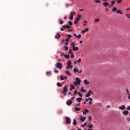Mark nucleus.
Listing matches in <instances>:
<instances>
[{
  "label": "nucleus",
  "mask_w": 130,
  "mask_h": 130,
  "mask_svg": "<svg viewBox=\"0 0 130 130\" xmlns=\"http://www.w3.org/2000/svg\"><path fill=\"white\" fill-rule=\"evenodd\" d=\"M74 23H75V24H78V21L75 20V21H74Z\"/></svg>",
  "instance_id": "nucleus-63"
},
{
  "label": "nucleus",
  "mask_w": 130,
  "mask_h": 130,
  "mask_svg": "<svg viewBox=\"0 0 130 130\" xmlns=\"http://www.w3.org/2000/svg\"><path fill=\"white\" fill-rule=\"evenodd\" d=\"M89 121H91L92 120V116H90L88 118Z\"/></svg>",
  "instance_id": "nucleus-51"
},
{
  "label": "nucleus",
  "mask_w": 130,
  "mask_h": 130,
  "mask_svg": "<svg viewBox=\"0 0 130 130\" xmlns=\"http://www.w3.org/2000/svg\"><path fill=\"white\" fill-rule=\"evenodd\" d=\"M66 74L67 75H68V76H72V74L70 73V72H69L68 71H66Z\"/></svg>",
  "instance_id": "nucleus-35"
},
{
  "label": "nucleus",
  "mask_w": 130,
  "mask_h": 130,
  "mask_svg": "<svg viewBox=\"0 0 130 130\" xmlns=\"http://www.w3.org/2000/svg\"><path fill=\"white\" fill-rule=\"evenodd\" d=\"M86 117H83L82 118L80 119L81 121H82V122H84V121H85L86 120Z\"/></svg>",
  "instance_id": "nucleus-21"
},
{
  "label": "nucleus",
  "mask_w": 130,
  "mask_h": 130,
  "mask_svg": "<svg viewBox=\"0 0 130 130\" xmlns=\"http://www.w3.org/2000/svg\"><path fill=\"white\" fill-rule=\"evenodd\" d=\"M73 72L75 74H76V73H78V74H82V73H83V70L80 69L79 71V69H78V68L75 67L73 70Z\"/></svg>",
  "instance_id": "nucleus-2"
},
{
  "label": "nucleus",
  "mask_w": 130,
  "mask_h": 130,
  "mask_svg": "<svg viewBox=\"0 0 130 130\" xmlns=\"http://www.w3.org/2000/svg\"><path fill=\"white\" fill-rule=\"evenodd\" d=\"M66 104L68 106H70V105H72V104H73V102H72V101L69 100V102H67L66 103Z\"/></svg>",
  "instance_id": "nucleus-10"
},
{
  "label": "nucleus",
  "mask_w": 130,
  "mask_h": 130,
  "mask_svg": "<svg viewBox=\"0 0 130 130\" xmlns=\"http://www.w3.org/2000/svg\"><path fill=\"white\" fill-rule=\"evenodd\" d=\"M63 96H67V92L63 91Z\"/></svg>",
  "instance_id": "nucleus-52"
},
{
  "label": "nucleus",
  "mask_w": 130,
  "mask_h": 130,
  "mask_svg": "<svg viewBox=\"0 0 130 130\" xmlns=\"http://www.w3.org/2000/svg\"><path fill=\"white\" fill-rule=\"evenodd\" d=\"M62 27H63V29H66V28H67L66 25H63Z\"/></svg>",
  "instance_id": "nucleus-59"
},
{
  "label": "nucleus",
  "mask_w": 130,
  "mask_h": 130,
  "mask_svg": "<svg viewBox=\"0 0 130 130\" xmlns=\"http://www.w3.org/2000/svg\"><path fill=\"white\" fill-rule=\"evenodd\" d=\"M87 23H88V22H87V21H86V20L83 21V26H86V25H87Z\"/></svg>",
  "instance_id": "nucleus-33"
},
{
  "label": "nucleus",
  "mask_w": 130,
  "mask_h": 130,
  "mask_svg": "<svg viewBox=\"0 0 130 130\" xmlns=\"http://www.w3.org/2000/svg\"><path fill=\"white\" fill-rule=\"evenodd\" d=\"M73 51H78L79 50V47H74L73 48Z\"/></svg>",
  "instance_id": "nucleus-17"
},
{
  "label": "nucleus",
  "mask_w": 130,
  "mask_h": 130,
  "mask_svg": "<svg viewBox=\"0 0 130 130\" xmlns=\"http://www.w3.org/2000/svg\"><path fill=\"white\" fill-rule=\"evenodd\" d=\"M73 125H77V120L76 119H73Z\"/></svg>",
  "instance_id": "nucleus-20"
},
{
  "label": "nucleus",
  "mask_w": 130,
  "mask_h": 130,
  "mask_svg": "<svg viewBox=\"0 0 130 130\" xmlns=\"http://www.w3.org/2000/svg\"><path fill=\"white\" fill-rule=\"evenodd\" d=\"M73 25V22L72 21H69V25L72 26Z\"/></svg>",
  "instance_id": "nucleus-43"
},
{
  "label": "nucleus",
  "mask_w": 130,
  "mask_h": 130,
  "mask_svg": "<svg viewBox=\"0 0 130 130\" xmlns=\"http://www.w3.org/2000/svg\"><path fill=\"white\" fill-rule=\"evenodd\" d=\"M59 21L60 25H62V24H63V21L61 20V19H59Z\"/></svg>",
  "instance_id": "nucleus-36"
},
{
  "label": "nucleus",
  "mask_w": 130,
  "mask_h": 130,
  "mask_svg": "<svg viewBox=\"0 0 130 130\" xmlns=\"http://www.w3.org/2000/svg\"><path fill=\"white\" fill-rule=\"evenodd\" d=\"M75 98H76L75 96H73V97L71 98V100H74V99H75Z\"/></svg>",
  "instance_id": "nucleus-58"
},
{
  "label": "nucleus",
  "mask_w": 130,
  "mask_h": 130,
  "mask_svg": "<svg viewBox=\"0 0 130 130\" xmlns=\"http://www.w3.org/2000/svg\"><path fill=\"white\" fill-rule=\"evenodd\" d=\"M67 66L68 67H67V69H70V67L72 66V61L70 60H68V62H67Z\"/></svg>",
  "instance_id": "nucleus-7"
},
{
  "label": "nucleus",
  "mask_w": 130,
  "mask_h": 130,
  "mask_svg": "<svg viewBox=\"0 0 130 130\" xmlns=\"http://www.w3.org/2000/svg\"><path fill=\"white\" fill-rule=\"evenodd\" d=\"M83 83L85 84V85H89L90 84V82L88 81V80L85 79L83 81Z\"/></svg>",
  "instance_id": "nucleus-11"
},
{
  "label": "nucleus",
  "mask_w": 130,
  "mask_h": 130,
  "mask_svg": "<svg viewBox=\"0 0 130 130\" xmlns=\"http://www.w3.org/2000/svg\"><path fill=\"white\" fill-rule=\"evenodd\" d=\"M76 81H75L74 82V85L75 86H78V85H81V80H80V78L77 77L76 78Z\"/></svg>",
  "instance_id": "nucleus-1"
},
{
  "label": "nucleus",
  "mask_w": 130,
  "mask_h": 130,
  "mask_svg": "<svg viewBox=\"0 0 130 130\" xmlns=\"http://www.w3.org/2000/svg\"><path fill=\"white\" fill-rule=\"evenodd\" d=\"M65 58L69 59L70 58V55H64Z\"/></svg>",
  "instance_id": "nucleus-29"
},
{
  "label": "nucleus",
  "mask_w": 130,
  "mask_h": 130,
  "mask_svg": "<svg viewBox=\"0 0 130 130\" xmlns=\"http://www.w3.org/2000/svg\"><path fill=\"white\" fill-rule=\"evenodd\" d=\"M77 61V62L80 63L81 62V61H82V59L79 58Z\"/></svg>",
  "instance_id": "nucleus-45"
},
{
  "label": "nucleus",
  "mask_w": 130,
  "mask_h": 130,
  "mask_svg": "<svg viewBox=\"0 0 130 130\" xmlns=\"http://www.w3.org/2000/svg\"><path fill=\"white\" fill-rule=\"evenodd\" d=\"M80 19H81V15H78L76 18V21H77L78 22V21L80 20Z\"/></svg>",
  "instance_id": "nucleus-19"
},
{
  "label": "nucleus",
  "mask_w": 130,
  "mask_h": 130,
  "mask_svg": "<svg viewBox=\"0 0 130 130\" xmlns=\"http://www.w3.org/2000/svg\"><path fill=\"white\" fill-rule=\"evenodd\" d=\"M71 57H72V58H74V57H75V55H74V53H72V54H71Z\"/></svg>",
  "instance_id": "nucleus-47"
},
{
  "label": "nucleus",
  "mask_w": 130,
  "mask_h": 130,
  "mask_svg": "<svg viewBox=\"0 0 130 130\" xmlns=\"http://www.w3.org/2000/svg\"><path fill=\"white\" fill-rule=\"evenodd\" d=\"M81 92H84V93H86V92H87V90H85V89H84L83 87H81Z\"/></svg>",
  "instance_id": "nucleus-27"
},
{
  "label": "nucleus",
  "mask_w": 130,
  "mask_h": 130,
  "mask_svg": "<svg viewBox=\"0 0 130 130\" xmlns=\"http://www.w3.org/2000/svg\"><path fill=\"white\" fill-rule=\"evenodd\" d=\"M89 128H92L93 127V124H91V123H89V124L87 125Z\"/></svg>",
  "instance_id": "nucleus-22"
},
{
  "label": "nucleus",
  "mask_w": 130,
  "mask_h": 130,
  "mask_svg": "<svg viewBox=\"0 0 130 130\" xmlns=\"http://www.w3.org/2000/svg\"><path fill=\"white\" fill-rule=\"evenodd\" d=\"M126 17H127V18H128L129 19H130V14H127L125 15Z\"/></svg>",
  "instance_id": "nucleus-44"
},
{
  "label": "nucleus",
  "mask_w": 130,
  "mask_h": 130,
  "mask_svg": "<svg viewBox=\"0 0 130 130\" xmlns=\"http://www.w3.org/2000/svg\"><path fill=\"white\" fill-rule=\"evenodd\" d=\"M99 19H98V18H96V19H95V22H99Z\"/></svg>",
  "instance_id": "nucleus-53"
},
{
  "label": "nucleus",
  "mask_w": 130,
  "mask_h": 130,
  "mask_svg": "<svg viewBox=\"0 0 130 130\" xmlns=\"http://www.w3.org/2000/svg\"><path fill=\"white\" fill-rule=\"evenodd\" d=\"M56 68L57 69H59V70H60V69H61V68H62V66L61 65V63L57 62L56 63Z\"/></svg>",
  "instance_id": "nucleus-6"
},
{
  "label": "nucleus",
  "mask_w": 130,
  "mask_h": 130,
  "mask_svg": "<svg viewBox=\"0 0 130 130\" xmlns=\"http://www.w3.org/2000/svg\"><path fill=\"white\" fill-rule=\"evenodd\" d=\"M68 38L67 39H71V38H72V35H68L67 36Z\"/></svg>",
  "instance_id": "nucleus-39"
},
{
  "label": "nucleus",
  "mask_w": 130,
  "mask_h": 130,
  "mask_svg": "<svg viewBox=\"0 0 130 130\" xmlns=\"http://www.w3.org/2000/svg\"><path fill=\"white\" fill-rule=\"evenodd\" d=\"M68 86L67 85H65L63 89V92H68Z\"/></svg>",
  "instance_id": "nucleus-12"
},
{
  "label": "nucleus",
  "mask_w": 130,
  "mask_h": 130,
  "mask_svg": "<svg viewBox=\"0 0 130 130\" xmlns=\"http://www.w3.org/2000/svg\"><path fill=\"white\" fill-rule=\"evenodd\" d=\"M93 94V91H92V90H89L87 93L85 95V97L88 98V97H90V96H91V95H92Z\"/></svg>",
  "instance_id": "nucleus-5"
},
{
  "label": "nucleus",
  "mask_w": 130,
  "mask_h": 130,
  "mask_svg": "<svg viewBox=\"0 0 130 130\" xmlns=\"http://www.w3.org/2000/svg\"><path fill=\"white\" fill-rule=\"evenodd\" d=\"M80 105H81L80 103L77 104L75 105V106L78 107V106H80Z\"/></svg>",
  "instance_id": "nucleus-57"
},
{
  "label": "nucleus",
  "mask_w": 130,
  "mask_h": 130,
  "mask_svg": "<svg viewBox=\"0 0 130 130\" xmlns=\"http://www.w3.org/2000/svg\"><path fill=\"white\" fill-rule=\"evenodd\" d=\"M117 4H121L122 0H116Z\"/></svg>",
  "instance_id": "nucleus-32"
},
{
  "label": "nucleus",
  "mask_w": 130,
  "mask_h": 130,
  "mask_svg": "<svg viewBox=\"0 0 130 130\" xmlns=\"http://www.w3.org/2000/svg\"><path fill=\"white\" fill-rule=\"evenodd\" d=\"M126 110H130V107L129 106L127 107V108H126Z\"/></svg>",
  "instance_id": "nucleus-61"
},
{
  "label": "nucleus",
  "mask_w": 130,
  "mask_h": 130,
  "mask_svg": "<svg viewBox=\"0 0 130 130\" xmlns=\"http://www.w3.org/2000/svg\"><path fill=\"white\" fill-rule=\"evenodd\" d=\"M76 14V12L71 11L70 12V17H69L70 20H72L74 19V15Z\"/></svg>",
  "instance_id": "nucleus-3"
},
{
  "label": "nucleus",
  "mask_w": 130,
  "mask_h": 130,
  "mask_svg": "<svg viewBox=\"0 0 130 130\" xmlns=\"http://www.w3.org/2000/svg\"><path fill=\"white\" fill-rule=\"evenodd\" d=\"M71 46L73 48L75 47V43H71Z\"/></svg>",
  "instance_id": "nucleus-41"
},
{
  "label": "nucleus",
  "mask_w": 130,
  "mask_h": 130,
  "mask_svg": "<svg viewBox=\"0 0 130 130\" xmlns=\"http://www.w3.org/2000/svg\"><path fill=\"white\" fill-rule=\"evenodd\" d=\"M66 121L65 122V124H66L67 125V124H71V119L69 117H66Z\"/></svg>",
  "instance_id": "nucleus-4"
},
{
  "label": "nucleus",
  "mask_w": 130,
  "mask_h": 130,
  "mask_svg": "<svg viewBox=\"0 0 130 130\" xmlns=\"http://www.w3.org/2000/svg\"><path fill=\"white\" fill-rule=\"evenodd\" d=\"M60 35H59V33H57L56 35L55 36V38H56V39H59L60 38Z\"/></svg>",
  "instance_id": "nucleus-15"
},
{
  "label": "nucleus",
  "mask_w": 130,
  "mask_h": 130,
  "mask_svg": "<svg viewBox=\"0 0 130 130\" xmlns=\"http://www.w3.org/2000/svg\"><path fill=\"white\" fill-rule=\"evenodd\" d=\"M82 37V36L81 35H79L78 36H76V38H81Z\"/></svg>",
  "instance_id": "nucleus-50"
},
{
  "label": "nucleus",
  "mask_w": 130,
  "mask_h": 130,
  "mask_svg": "<svg viewBox=\"0 0 130 130\" xmlns=\"http://www.w3.org/2000/svg\"><path fill=\"white\" fill-rule=\"evenodd\" d=\"M75 87L74 86V85L71 84V87L70 88V91H73V90L75 89Z\"/></svg>",
  "instance_id": "nucleus-16"
},
{
  "label": "nucleus",
  "mask_w": 130,
  "mask_h": 130,
  "mask_svg": "<svg viewBox=\"0 0 130 130\" xmlns=\"http://www.w3.org/2000/svg\"><path fill=\"white\" fill-rule=\"evenodd\" d=\"M118 109L121 110H124V109H125V106L123 105L121 107H119Z\"/></svg>",
  "instance_id": "nucleus-9"
},
{
  "label": "nucleus",
  "mask_w": 130,
  "mask_h": 130,
  "mask_svg": "<svg viewBox=\"0 0 130 130\" xmlns=\"http://www.w3.org/2000/svg\"><path fill=\"white\" fill-rule=\"evenodd\" d=\"M70 28H72V27L71 26V25H69L68 24H66V28L67 29H70Z\"/></svg>",
  "instance_id": "nucleus-34"
},
{
  "label": "nucleus",
  "mask_w": 130,
  "mask_h": 130,
  "mask_svg": "<svg viewBox=\"0 0 130 130\" xmlns=\"http://www.w3.org/2000/svg\"><path fill=\"white\" fill-rule=\"evenodd\" d=\"M116 2V1H112L111 5H114V4H115Z\"/></svg>",
  "instance_id": "nucleus-48"
},
{
  "label": "nucleus",
  "mask_w": 130,
  "mask_h": 130,
  "mask_svg": "<svg viewBox=\"0 0 130 130\" xmlns=\"http://www.w3.org/2000/svg\"><path fill=\"white\" fill-rule=\"evenodd\" d=\"M78 94L79 95V96H80V97H83V94L81 93L80 92H78Z\"/></svg>",
  "instance_id": "nucleus-37"
},
{
  "label": "nucleus",
  "mask_w": 130,
  "mask_h": 130,
  "mask_svg": "<svg viewBox=\"0 0 130 130\" xmlns=\"http://www.w3.org/2000/svg\"><path fill=\"white\" fill-rule=\"evenodd\" d=\"M68 31L69 32H70V31L73 32V29H69L68 28Z\"/></svg>",
  "instance_id": "nucleus-55"
},
{
  "label": "nucleus",
  "mask_w": 130,
  "mask_h": 130,
  "mask_svg": "<svg viewBox=\"0 0 130 130\" xmlns=\"http://www.w3.org/2000/svg\"><path fill=\"white\" fill-rule=\"evenodd\" d=\"M66 55V54H64L63 53V52H61L60 56H63V55Z\"/></svg>",
  "instance_id": "nucleus-54"
},
{
  "label": "nucleus",
  "mask_w": 130,
  "mask_h": 130,
  "mask_svg": "<svg viewBox=\"0 0 130 130\" xmlns=\"http://www.w3.org/2000/svg\"><path fill=\"white\" fill-rule=\"evenodd\" d=\"M49 74H51V72H47L46 73V75H49Z\"/></svg>",
  "instance_id": "nucleus-62"
},
{
  "label": "nucleus",
  "mask_w": 130,
  "mask_h": 130,
  "mask_svg": "<svg viewBox=\"0 0 130 130\" xmlns=\"http://www.w3.org/2000/svg\"><path fill=\"white\" fill-rule=\"evenodd\" d=\"M103 6L106 8V7H108V6H109V4H108V2H106L103 4Z\"/></svg>",
  "instance_id": "nucleus-18"
},
{
  "label": "nucleus",
  "mask_w": 130,
  "mask_h": 130,
  "mask_svg": "<svg viewBox=\"0 0 130 130\" xmlns=\"http://www.w3.org/2000/svg\"><path fill=\"white\" fill-rule=\"evenodd\" d=\"M72 49H70L69 50L68 53H69V54H73V52H72Z\"/></svg>",
  "instance_id": "nucleus-40"
},
{
  "label": "nucleus",
  "mask_w": 130,
  "mask_h": 130,
  "mask_svg": "<svg viewBox=\"0 0 130 130\" xmlns=\"http://www.w3.org/2000/svg\"><path fill=\"white\" fill-rule=\"evenodd\" d=\"M67 80L68 79V77H63L62 76H60V80L61 81H63V80Z\"/></svg>",
  "instance_id": "nucleus-13"
},
{
  "label": "nucleus",
  "mask_w": 130,
  "mask_h": 130,
  "mask_svg": "<svg viewBox=\"0 0 130 130\" xmlns=\"http://www.w3.org/2000/svg\"><path fill=\"white\" fill-rule=\"evenodd\" d=\"M112 12H116V11H117V8H116V7H114L112 10Z\"/></svg>",
  "instance_id": "nucleus-28"
},
{
  "label": "nucleus",
  "mask_w": 130,
  "mask_h": 130,
  "mask_svg": "<svg viewBox=\"0 0 130 130\" xmlns=\"http://www.w3.org/2000/svg\"><path fill=\"white\" fill-rule=\"evenodd\" d=\"M89 112V110L88 109H86L84 111H83V114H86V113Z\"/></svg>",
  "instance_id": "nucleus-26"
},
{
  "label": "nucleus",
  "mask_w": 130,
  "mask_h": 130,
  "mask_svg": "<svg viewBox=\"0 0 130 130\" xmlns=\"http://www.w3.org/2000/svg\"><path fill=\"white\" fill-rule=\"evenodd\" d=\"M69 50V47L68 46L65 47V51H68Z\"/></svg>",
  "instance_id": "nucleus-49"
},
{
  "label": "nucleus",
  "mask_w": 130,
  "mask_h": 130,
  "mask_svg": "<svg viewBox=\"0 0 130 130\" xmlns=\"http://www.w3.org/2000/svg\"><path fill=\"white\" fill-rule=\"evenodd\" d=\"M77 101H78V102H81V101H82V99L81 98H78L76 99Z\"/></svg>",
  "instance_id": "nucleus-24"
},
{
  "label": "nucleus",
  "mask_w": 130,
  "mask_h": 130,
  "mask_svg": "<svg viewBox=\"0 0 130 130\" xmlns=\"http://www.w3.org/2000/svg\"><path fill=\"white\" fill-rule=\"evenodd\" d=\"M86 125H87V122H85L84 124H81L82 127H85V126H86Z\"/></svg>",
  "instance_id": "nucleus-38"
},
{
  "label": "nucleus",
  "mask_w": 130,
  "mask_h": 130,
  "mask_svg": "<svg viewBox=\"0 0 130 130\" xmlns=\"http://www.w3.org/2000/svg\"><path fill=\"white\" fill-rule=\"evenodd\" d=\"M126 92H127V95H129V93L128 92V89H126Z\"/></svg>",
  "instance_id": "nucleus-56"
},
{
  "label": "nucleus",
  "mask_w": 130,
  "mask_h": 130,
  "mask_svg": "<svg viewBox=\"0 0 130 130\" xmlns=\"http://www.w3.org/2000/svg\"><path fill=\"white\" fill-rule=\"evenodd\" d=\"M78 93V90H75L74 93L73 94V96H75V95H76V94H77Z\"/></svg>",
  "instance_id": "nucleus-46"
},
{
  "label": "nucleus",
  "mask_w": 130,
  "mask_h": 130,
  "mask_svg": "<svg viewBox=\"0 0 130 130\" xmlns=\"http://www.w3.org/2000/svg\"><path fill=\"white\" fill-rule=\"evenodd\" d=\"M77 62H77V60H75V61H74V64H77Z\"/></svg>",
  "instance_id": "nucleus-60"
},
{
  "label": "nucleus",
  "mask_w": 130,
  "mask_h": 130,
  "mask_svg": "<svg viewBox=\"0 0 130 130\" xmlns=\"http://www.w3.org/2000/svg\"><path fill=\"white\" fill-rule=\"evenodd\" d=\"M117 14H120L121 15H122L123 13H122L121 10H118L117 11Z\"/></svg>",
  "instance_id": "nucleus-25"
},
{
  "label": "nucleus",
  "mask_w": 130,
  "mask_h": 130,
  "mask_svg": "<svg viewBox=\"0 0 130 130\" xmlns=\"http://www.w3.org/2000/svg\"><path fill=\"white\" fill-rule=\"evenodd\" d=\"M74 109L76 111H80L81 109L80 108L75 107Z\"/></svg>",
  "instance_id": "nucleus-31"
},
{
  "label": "nucleus",
  "mask_w": 130,
  "mask_h": 130,
  "mask_svg": "<svg viewBox=\"0 0 130 130\" xmlns=\"http://www.w3.org/2000/svg\"><path fill=\"white\" fill-rule=\"evenodd\" d=\"M69 39H66V42H69Z\"/></svg>",
  "instance_id": "nucleus-64"
},
{
  "label": "nucleus",
  "mask_w": 130,
  "mask_h": 130,
  "mask_svg": "<svg viewBox=\"0 0 130 130\" xmlns=\"http://www.w3.org/2000/svg\"><path fill=\"white\" fill-rule=\"evenodd\" d=\"M123 115H127L128 114V111L124 110L122 112Z\"/></svg>",
  "instance_id": "nucleus-14"
},
{
  "label": "nucleus",
  "mask_w": 130,
  "mask_h": 130,
  "mask_svg": "<svg viewBox=\"0 0 130 130\" xmlns=\"http://www.w3.org/2000/svg\"><path fill=\"white\" fill-rule=\"evenodd\" d=\"M88 31H89V29L88 28H86L84 30H82L81 31V33H82V34H84L86 33V32H88Z\"/></svg>",
  "instance_id": "nucleus-8"
},
{
  "label": "nucleus",
  "mask_w": 130,
  "mask_h": 130,
  "mask_svg": "<svg viewBox=\"0 0 130 130\" xmlns=\"http://www.w3.org/2000/svg\"><path fill=\"white\" fill-rule=\"evenodd\" d=\"M95 3L96 4H100V0H95Z\"/></svg>",
  "instance_id": "nucleus-42"
},
{
  "label": "nucleus",
  "mask_w": 130,
  "mask_h": 130,
  "mask_svg": "<svg viewBox=\"0 0 130 130\" xmlns=\"http://www.w3.org/2000/svg\"><path fill=\"white\" fill-rule=\"evenodd\" d=\"M57 86L58 87H62V84H61L60 83L58 82V83H57Z\"/></svg>",
  "instance_id": "nucleus-30"
},
{
  "label": "nucleus",
  "mask_w": 130,
  "mask_h": 130,
  "mask_svg": "<svg viewBox=\"0 0 130 130\" xmlns=\"http://www.w3.org/2000/svg\"><path fill=\"white\" fill-rule=\"evenodd\" d=\"M88 99L90 101L89 102V104H92V101H93V99H92V98H88Z\"/></svg>",
  "instance_id": "nucleus-23"
}]
</instances>
